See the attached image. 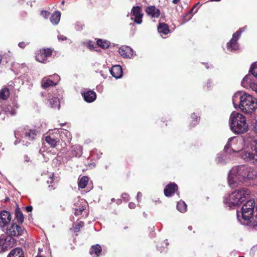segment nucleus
<instances>
[{"label":"nucleus","instance_id":"1","mask_svg":"<svg viewBox=\"0 0 257 257\" xmlns=\"http://www.w3.org/2000/svg\"><path fill=\"white\" fill-rule=\"evenodd\" d=\"M232 100L234 108H239L244 113H251L257 108L256 99L245 92L240 91L235 93Z\"/></svg>","mask_w":257,"mask_h":257},{"label":"nucleus","instance_id":"2","mask_svg":"<svg viewBox=\"0 0 257 257\" xmlns=\"http://www.w3.org/2000/svg\"><path fill=\"white\" fill-rule=\"evenodd\" d=\"M254 176L251 169L244 165L232 168L228 175V183L231 187H235L240 183Z\"/></svg>","mask_w":257,"mask_h":257},{"label":"nucleus","instance_id":"3","mask_svg":"<svg viewBox=\"0 0 257 257\" xmlns=\"http://www.w3.org/2000/svg\"><path fill=\"white\" fill-rule=\"evenodd\" d=\"M39 134L35 127L26 126L15 132V136L17 140L14 144L16 145L21 142L24 146H28L36 139Z\"/></svg>","mask_w":257,"mask_h":257},{"label":"nucleus","instance_id":"4","mask_svg":"<svg viewBox=\"0 0 257 257\" xmlns=\"http://www.w3.org/2000/svg\"><path fill=\"white\" fill-rule=\"evenodd\" d=\"M229 125L231 130L236 134L245 133L248 128L246 117L235 111L232 112L230 116Z\"/></svg>","mask_w":257,"mask_h":257},{"label":"nucleus","instance_id":"5","mask_svg":"<svg viewBox=\"0 0 257 257\" xmlns=\"http://www.w3.org/2000/svg\"><path fill=\"white\" fill-rule=\"evenodd\" d=\"M250 191L246 188H242L232 192L224 197V203L230 208L240 204L249 196Z\"/></svg>","mask_w":257,"mask_h":257},{"label":"nucleus","instance_id":"6","mask_svg":"<svg viewBox=\"0 0 257 257\" xmlns=\"http://www.w3.org/2000/svg\"><path fill=\"white\" fill-rule=\"evenodd\" d=\"M242 141L236 137L230 138L227 143L224 147V150L225 152L230 153L231 152L239 153Z\"/></svg>","mask_w":257,"mask_h":257},{"label":"nucleus","instance_id":"7","mask_svg":"<svg viewBox=\"0 0 257 257\" xmlns=\"http://www.w3.org/2000/svg\"><path fill=\"white\" fill-rule=\"evenodd\" d=\"M15 244V239L8 236H0V252H5L12 248Z\"/></svg>","mask_w":257,"mask_h":257},{"label":"nucleus","instance_id":"8","mask_svg":"<svg viewBox=\"0 0 257 257\" xmlns=\"http://www.w3.org/2000/svg\"><path fill=\"white\" fill-rule=\"evenodd\" d=\"M246 28V27H244L239 29L236 33L233 34L232 39L230 42L227 44V48L228 50L234 51L238 49V45L237 43V41L239 38L241 33L244 31Z\"/></svg>","mask_w":257,"mask_h":257},{"label":"nucleus","instance_id":"9","mask_svg":"<svg viewBox=\"0 0 257 257\" xmlns=\"http://www.w3.org/2000/svg\"><path fill=\"white\" fill-rule=\"evenodd\" d=\"M24 231V229H22L21 226L13 222L7 227L6 232L8 236L12 237L13 236L22 235Z\"/></svg>","mask_w":257,"mask_h":257},{"label":"nucleus","instance_id":"10","mask_svg":"<svg viewBox=\"0 0 257 257\" xmlns=\"http://www.w3.org/2000/svg\"><path fill=\"white\" fill-rule=\"evenodd\" d=\"M52 51L50 49H41L36 55V59L39 62L46 63L51 57Z\"/></svg>","mask_w":257,"mask_h":257},{"label":"nucleus","instance_id":"11","mask_svg":"<svg viewBox=\"0 0 257 257\" xmlns=\"http://www.w3.org/2000/svg\"><path fill=\"white\" fill-rule=\"evenodd\" d=\"M241 85L245 88L249 86L252 90L257 93V83L254 81L251 75H247L243 78L241 81Z\"/></svg>","mask_w":257,"mask_h":257},{"label":"nucleus","instance_id":"12","mask_svg":"<svg viewBox=\"0 0 257 257\" xmlns=\"http://www.w3.org/2000/svg\"><path fill=\"white\" fill-rule=\"evenodd\" d=\"M12 219L10 213L7 211H2L0 212V227L4 229Z\"/></svg>","mask_w":257,"mask_h":257},{"label":"nucleus","instance_id":"13","mask_svg":"<svg viewBox=\"0 0 257 257\" xmlns=\"http://www.w3.org/2000/svg\"><path fill=\"white\" fill-rule=\"evenodd\" d=\"M54 131L55 134L59 137V140L61 139L63 142H69L71 139L72 136L70 133L66 130H59L54 129L52 132Z\"/></svg>","mask_w":257,"mask_h":257},{"label":"nucleus","instance_id":"14","mask_svg":"<svg viewBox=\"0 0 257 257\" xmlns=\"http://www.w3.org/2000/svg\"><path fill=\"white\" fill-rule=\"evenodd\" d=\"M253 151L250 150H244L240 151L239 156L242 159L245 161H250L254 160L256 162V156L254 153H252Z\"/></svg>","mask_w":257,"mask_h":257},{"label":"nucleus","instance_id":"15","mask_svg":"<svg viewBox=\"0 0 257 257\" xmlns=\"http://www.w3.org/2000/svg\"><path fill=\"white\" fill-rule=\"evenodd\" d=\"M131 13L134 17V18H132L134 22L138 24H141L142 22V18L143 14L141 12V10L140 7H134L132 8Z\"/></svg>","mask_w":257,"mask_h":257},{"label":"nucleus","instance_id":"16","mask_svg":"<svg viewBox=\"0 0 257 257\" xmlns=\"http://www.w3.org/2000/svg\"><path fill=\"white\" fill-rule=\"evenodd\" d=\"M50 135L45 137V141L52 148H55L57 143L59 142V138L54 133H51L49 131Z\"/></svg>","mask_w":257,"mask_h":257},{"label":"nucleus","instance_id":"17","mask_svg":"<svg viewBox=\"0 0 257 257\" xmlns=\"http://www.w3.org/2000/svg\"><path fill=\"white\" fill-rule=\"evenodd\" d=\"M118 53L124 58H131L134 55L133 50L126 46L120 47L118 49Z\"/></svg>","mask_w":257,"mask_h":257},{"label":"nucleus","instance_id":"18","mask_svg":"<svg viewBox=\"0 0 257 257\" xmlns=\"http://www.w3.org/2000/svg\"><path fill=\"white\" fill-rule=\"evenodd\" d=\"M178 189L177 185L174 183H171L166 186L164 192L165 196L170 197Z\"/></svg>","mask_w":257,"mask_h":257},{"label":"nucleus","instance_id":"19","mask_svg":"<svg viewBox=\"0 0 257 257\" xmlns=\"http://www.w3.org/2000/svg\"><path fill=\"white\" fill-rule=\"evenodd\" d=\"M146 12L148 15L152 18H158L160 15V10L155 6H149L146 9Z\"/></svg>","mask_w":257,"mask_h":257},{"label":"nucleus","instance_id":"20","mask_svg":"<svg viewBox=\"0 0 257 257\" xmlns=\"http://www.w3.org/2000/svg\"><path fill=\"white\" fill-rule=\"evenodd\" d=\"M111 74L116 78H119L122 76V70L119 65H114L110 70Z\"/></svg>","mask_w":257,"mask_h":257},{"label":"nucleus","instance_id":"21","mask_svg":"<svg viewBox=\"0 0 257 257\" xmlns=\"http://www.w3.org/2000/svg\"><path fill=\"white\" fill-rule=\"evenodd\" d=\"M84 100L88 102H92L94 101L96 97L95 92L89 90L83 94Z\"/></svg>","mask_w":257,"mask_h":257},{"label":"nucleus","instance_id":"22","mask_svg":"<svg viewBox=\"0 0 257 257\" xmlns=\"http://www.w3.org/2000/svg\"><path fill=\"white\" fill-rule=\"evenodd\" d=\"M12 104L13 106L10 105L5 108L4 111L7 114L14 115L16 114V108L18 107V106L14 101L12 103Z\"/></svg>","mask_w":257,"mask_h":257},{"label":"nucleus","instance_id":"23","mask_svg":"<svg viewBox=\"0 0 257 257\" xmlns=\"http://www.w3.org/2000/svg\"><path fill=\"white\" fill-rule=\"evenodd\" d=\"M7 257H24L23 250L20 248L12 249Z\"/></svg>","mask_w":257,"mask_h":257},{"label":"nucleus","instance_id":"24","mask_svg":"<svg viewBox=\"0 0 257 257\" xmlns=\"http://www.w3.org/2000/svg\"><path fill=\"white\" fill-rule=\"evenodd\" d=\"M101 252V246L99 244L92 246L90 249V253L93 257H98Z\"/></svg>","mask_w":257,"mask_h":257},{"label":"nucleus","instance_id":"25","mask_svg":"<svg viewBox=\"0 0 257 257\" xmlns=\"http://www.w3.org/2000/svg\"><path fill=\"white\" fill-rule=\"evenodd\" d=\"M60 12L59 11H56L52 15L50 18V21L53 24L57 25L60 21Z\"/></svg>","mask_w":257,"mask_h":257},{"label":"nucleus","instance_id":"26","mask_svg":"<svg viewBox=\"0 0 257 257\" xmlns=\"http://www.w3.org/2000/svg\"><path fill=\"white\" fill-rule=\"evenodd\" d=\"M158 32L164 35H167L170 32L169 27L167 24H160L158 27Z\"/></svg>","mask_w":257,"mask_h":257},{"label":"nucleus","instance_id":"27","mask_svg":"<svg viewBox=\"0 0 257 257\" xmlns=\"http://www.w3.org/2000/svg\"><path fill=\"white\" fill-rule=\"evenodd\" d=\"M56 84V82H54V81L49 79L44 78L42 81V86L44 88H46L49 86H54Z\"/></svg>","mask_w":257,"mask_h":257},{"label":"nucleus","instance_id":"28","mask_svg":"<svg viewBox=\"0 0 257 257\" xmlns=\"http://www.w3.org/2000/svg\"><path fill=\"white\" fill-rule=\"evenodd\" d=\"M10 92L9 90L7 87H4L0 90V99L3 100H6L9 97Z\"/></svg>","mask_w":257,"mask_h":257},{"label":"nucleus","instance_id":"29","mask_svg":"<svg viewBox=\"0 0 257 257\" xmlns=\"http://www.w3.org/2000/svg\"><path fill=\"white\" fill-rule=\"evenodd\" d=\"M15 216L19 223H22L23 222L24 219V215L19 208L16 209Z\"/></svg>","mask_w":257,"mask_h":257},{"label":"nucleus","instance_id":"30","mask_svg":"<svg viewBox=\"0 0 257 257\" xmlns=\"http://www.w3.org/2000/svg\"><path fill=\"white\" fill-rule=\"evenodd\" d=\"M88 177L87 176H83L78 181V186L81 188H84L88 182Z\"/></svg>","mask_w":257,"mask_h":257},{"label":"nucleus","instance_id":"31","mask_svg":"<svg viewBox=\"0 0 257 257\" xmlns=\"http://www.w3.org/2000/svg\"><path fill=\"white\" fill-rule=\"evenodd\" d=\"M97 45L103 49H106L109 46L110 42L106 40L98 39L97 41Z\"/></svg>","mask_w":257,"mask_h":257},{"label":"nucleus","instance_id":"32","mask_svg":"<svg viewBox=\"0 0 257 257\" xmlns=\"http://www.w3.org/2000/svg\"><path fill=\"white\" fill-rule=\"evenodd\" d=\"M177 208L181 212H185L187 209V205L185 202L180 201L177 203Z\"/></svg>","mask_w":257,"mask_h":257},{"label":"nucleus","instance_id":"33","mask_svg":"<svg viewBox=\"0 0 257 257\" xmlns=\"http://www.w3.org/2000/svg\"><path fill=\"white\" fill-rule=\"evenodd\" d=\"M49 102L52 107L57 108L58 109H59L60 103L58 97H54L50 99L49 100Z\"/></svg>","mask_w":257,"mask_h":257},{"label":"nucleus","instance_id":"34","mask_svg":"<svg viewBox=\"0 0 257 257\" xmlns=\"http://www.w3.org/2000/svg\"><path fill=\"white\" fill-rule=\"evenodd\" d=\"M249 72L255 78H257V62L252 64Z\"/></svg>","mask_w":257,"mask_h":257},{"label":"nucleus","instance_id":"35","mask_svg":"<svg viewBox=\"0 0 257 257\" xmlns=\"http://www.w3.org/2000/svg\"><path fill=\"white\" fill-rule=\"evenodd\" d=\"M74 209L75 215L76 216L79 215L85 209V206L83 205L82 203H80V206L78 207V208H75Z\"/></svg>","mask_w":257,"mask_h":257},{"label":"nucleus","instance_id":"36","mask_svg":"<svg viewBox=\"0 0 257 257\" xmlns=\"http://www.w3.org/2000/svg\"><path fill=\"white\" fill-rule=\"evenodd\" d=\"M191 118L193 119L192 121L191 122V124L194 126L198 123V117L195 113H193L191 115Z\"/></svg>","mask_w":257,"mask_h":257},{"label":"nucleus","instance_id":"37","mask_svg":"<svg viewBox=\"0 0 257 257\" xmlns=\"http://www.w3.org/2000/svg\"><path fill=\"white\" fill-rule=\"evenodd\" d=\"M75 149H76L77 152L76 153H73V155L75 156H80L82 154V148L80 146H77L75 147Z\"/></svg>","mask_w":257,"mask_h":257},{"label":"nucleus","instance_id":"38","mask_svg":"<svg viewBox=\"0 0 257 257\" xmlns=\"http://www.w3.org/2000/svg\"><path fill=\"white\" fill-rule=\"evenodd\" d=\"M84 225V223L82 222H79L73 228V231L75 232H78L80 228H82Z\"/></svg>","mask_w":257,"mask_h":257},{"label":"nucleus","instance_id":"39","mask_svg":"<svg viewBox=\"0 0 257 257\" xmlns=\"http://www.w3.org/2000/svg\"><path fill=\"white\" fill-rule=\"evenodd\" d=\"M195 7H196V6L195 5L194 6V7L193 8L191 9V10H190V11L186 14V15L183 17V21H184V23H185L187 21H188L189 20H190L191 17H192V16H191V17H190L187 20H185V19L186 17H187L188 15H189L190 14H191L192 13H193V11H194V9L195 8Z\"/></svg>","mask_w":257,"mask_h":257},{"label":"nucleus","instance_id":"40","mask_svg":"<svg viewBox=\"0 0 257 257\" xmlns=\"http://www.w3.org/2000/svg\"><path fill=\"white\" fill-rule=\"evenodd\" d=\"M41 15L45 19H48L50 16V13L47 11L43 10L41 12Z\"/></svg>","mask_w":257,"mask_h":257},{"label":"nucleus","instance_id":"41","mask_svg":"<svg viewBox=\"0 0 257 257\" xmlns=\"http://www.w3.org/2000/svg\"><path fill=\"white\" fill-rule=\"evenodd\" d=\"M121 197L125 201H127L130 199V196L127 193H123Z\"/></svg>","mask_w":257,"mask_h":257},{"label":"nucleus","instance_id":"42","mask_svg":"<svg viewBox=\"0 0 257 257\" xmlns=\"http://www.w3.org/2000/svg\"><path fill=\"white\" fill-rule=\"evenodd\" d=\"M222 159H223V157H222V155H218V156L217 157V158L216 159V161L218 163H222Z\"/></svg>","mask_w":257,"mask_h":257},{"label":"nucleus","instance_id":"43","mask_svg":"<svg viewBox=\"0 0 257 257\" xmlns=\"http://www.w3.org/2000/svg\"><path fill=\"white\" fill-rule=\"evenodd\" d=\"M76 27L77 30H81L83 28V25L78 22L76 24Z\"/></svg>","mask_w":257,"mask_h":257},{"label":"nucleus","instance_id":"44","mask_svg":"<svg viewBox=\"0 0 257 257\" xmlns=\"http://www.w3.org/2000/svg\"><path fill=\"white\" fill-rule=\"evenodd\" d=\"M58 39L59 41H64V40H67V38L62 35H58Z\"/></svg>","mask_w":257,"mask_h":257},{"label":"nucleus","instance_id":"45","mask_svg":"<svg viewBox=\"0 0 257 257\" xmlns=\"http://www.w3.org/2000/svg\"><path fill=\"white\" fill-rule=\"evenodd\" d=\"M53 77H54V82H56V84H57V82L60 80L59 76L57 75V74H55V75H54Z\"/></svg>","mask_w":257,"mask_h":257},{"label":"nucleus","instance_id":"46","mask_svg":"<svg viewBox=\"0 0 257 257\" xmlns=\"http://www.w3.org/2000/svg\"><path fill=\"white\" fill-rule=\"evenodd\" d=\"M136 207V204L134 202H130L128 204V207L130 209H134Z\"/></svg>","mask_w":257,"mask_h":257},{"label":"nucleus","instance_id":"47","mask_svg":"<svg viewBox=\"0 0 257 257\" xmlns=\"http://www.w3.org/2000/svg\"><path fill=\"white\" fill-rule=\"evenodd\" d=\"M26 44L24 42H20L19 43V46L21 48H24L26 46Z\"/></svg>","mask_w":257,"mask_h":257},{"label":"nucleus","instance_id":"48","mask_svg":"<svg viewBox=\"0 0 257 257\" xmlns=\"http://www.w3.org/2000/svg\"><path fill=\"white\" fill-rule=\"evenodd\" d=\"M142 194L141 192H138L137 195V199L138 202L140 201V198L142 197Z\"/></svg>","mask_w":257,"mask_h":257},{"label":"nucleus","instance_id":"49","mask_svg":"<svg viewBox=\"0 0 257 257\" xmlns=\"http://www.w3.org/2000/svg\"><path fill=\"white\" fill-rule=\"evenodd\" d=\"M32 209L33 207L31 206H28L26 207V210L28 212H31Z\"/></svg>","mask_w":257,"mask_h":257},{"label":"nucleus","instance_id":"50","mask_svg":"<svg viewBox=\"0 0 257 257\" xmlns=\"http://www.w3.org/2000/svg\"><path fill=\"white\" fill-rule=\"evenodd\" d=\"M94 45L92 42H89L88 43V47L90 49L94 48Z\"/></svg>","mask_w":257,"mask_h":257},{"label":"nucleus","instance_id":"51","mask_svg":"<svg viewBox=\"0 0 257 257\" xmlns=\"http://www.w3.org/2000/svg\"><path fill=\"white\" fill-rule=\"evenodd\" d=\"M180 0H173L172 3L174 4H178L180 2Z\"/></svg>","mask_w":257,"mask_h":257},{"label":"nucleus","instance_id":"52","mask_svg":"<svg viewBox=\"0 0 257 257\" xmlns=\"http://www.w3.org/2000/svg\"><path fill=\"white\" fill-rule=\"evenodd\" d=\"M18 65H19V66H20V65H19V64H15V63H14V64H13V65H12V67L14 68V67H17V66H18Z\"/></svg>","mask_w":257,"mask_h":257},{"label":"nucleus","instance_id":"53","mask_svg":"<svg viewBox=\"0 0 257 257\" xmlns=\"http://www.w3.org/2000/svg\"><path fill=\"white\" fill-rule=\"evenodd\" d=\"M210 83H211V82L209 81L207 83V88H209V87H210L211 85H210Z\"/></svg>","mask_w":257,"mask_h":257},{"label":"nucleus","instance_id":"54","mask_svg":"<svg viewBox=\"0 0 257 257\" xmlns=\"http://www.w3.org/2000/svg\"><path fill=\"white\" fill-rule=\"evenodd\" d=\"M188 228L189 230H191L192 229V227L191 226H189Z\"/></svg>","mask_w":257,"mask_h":257},{"label":"nucleus","instance_id":"55","mask_svg":"<svg viewBox=\"0 0 257 257\" xmlns=\"http://www.w3.org/2000/svg\"><path fill=\"white\" fill-rule=\"evenodd\" d=\"M2 59H3V57H2V55L0 54V63L2 62Z\"/></svg>","mask_w":257,"mask_h":257},{"label":"nucleus","instance_id":"56","mask_svg":"<svg viewBox=\"0 0 257 257\" xmlns=\"http://www.w3.org/2000/svg\"><path fill=\"white\" fill-rule=\"evenodd\" d=\"M220 0H211V2H219L220 1Z\"/></svg>","mask_w":257,"mask_h":257},{"label":"nucleus","instance_id":"57","mask_svg":"<svg viewBox=\"0 0 257 257\" xmlns=\"http://www.w3.org/2000/svg\"><path fill=\"white\" fill-rule=\"evenodd\" d=\"M53 177V175H52V176H51V175L50 176V177L51 179H52Z\"/></svg>","mask_w":257,"mask_h":257},{"label":"nucleus","instance_id":"58","mask_svg":"<svg viewBox=\"0 0 257 257\" xmlns=\"http://www.w3.org/2000/svg\"><path fill=\"white\" fill-rule=\"evenodd\" d=\"M2 146V143L0 142V148Z\"/></svg>","mask_w":257,"mask_h":257},{"label":"nucleus","instance_id":"59","mask_svg":"<svg viewBox=\"0 0 257 257\" xmlns=\"http://www.w3.org/2000/svg\"><path fill=\"white\" fill-rule=\"evenodd\" d=\"M206 68H207V69L209 68V66H206Z\"/></svg>","mask_w":257,"mask_h":257},{"label":"nucleus","instance_id":"60","mask_svg":"<svg viewBox=\"0 0 257 257\" xmlns=\"http://www.w3.org/2000/svg\"><path fill=\"white\" fill-rule=\"evenodd\" d=\"M21 65H22V66H24V64H22Z\"/></svg>","mask_w":257,"mask_h":257},{"label":"nucleus","instance_id":"61","mask_svg":"<svg viewBox=\"0 0 257 257\" xmlns=\"http://www.w3.org/2000/svg\"><path fill=\"white\" fill-rule=\"evenodd\" d=\"M62 3L63 4L64 3V1H63V2H62Z\"/></svg>","mask_w":257,"mask_h":257},{"label":"nucleus","instance_id":"62","mask_svg":"<svg viewBox=\"0 0 257 257\" xmlns=\"http://www.w3.org/2000/svg\"><path fill=\"white\" fill-rule=\"evenodd\" d=\"M197 12V10H196L194 12V13H196Z\"/></svg>","mask_w":257,"mask_h":257},{"label":"nucleus","instance_id":"63","mask_svg":"<svg viewBox=\"0 0 257 257\" xmlns=\"http://www.w3.org/2000/svg\"><path fill=\"white\" fill-rule=\"evenodd\" d=\"M112 201H114V199H112L111 200Z\"/></svg>","mask_w":257,"mask_h":257},{"label":"nucleus","instance_id":"64","mask_svg":"<svg viewBox=\"0 0 257 257\" xmlns=\"http://www.w3.org/2000/svg\"><path fill=\"white\" fill-rule=\"evenodd\" d=\"M38 257H43V256H38Z\"/></svg>","mask_w":257,"mask_h":257}]
</instances>
